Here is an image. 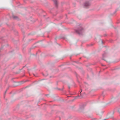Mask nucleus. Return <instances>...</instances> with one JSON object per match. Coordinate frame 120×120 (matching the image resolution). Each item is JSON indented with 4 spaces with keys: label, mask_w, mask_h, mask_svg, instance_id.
I'll list each match as a JSON object with an SVG mask.
<instances>
[{
    "label": "nucleus",
    "mask_w": 120,
    "mask_h": 120,
    "mask_svg": "<svg viewBox=\"0 0 120 120\" xmlns=\"http://www.w3.org/2000/svg\"><path fill=\"white\" fill-rule=\"evenodd\" d=\"M102 42V41L101 40H100Z\"/></svg>",
    "instance_id": "nucleus-7"
},
{
    "label": "nucleus",
    "mask_w": 120,
    "mask_h": 120,
    "mask_svg": "<svg viewBox=\"0 0 120 120\" xmlns=\"http://www.w3.org/2000/svg\"><path fill=\"white\" fill-rule=\"evenodd\" d=\"M83 31L84 30L83 29L81 28V30H76V32L79 34H81Z\"/></svg>",
    "instance_id": "nucleus-1"
},
{
    "label": "nucleus",
    "mask_w": 120,
    "mask_h": 120,
    "mask_svg": "<svg viewBox=\"0 0 120 120\" xmlns=\"http://www.w3.org/2000/svg\"><path fill=\"white\" fill-rule=\"evenodd\" d=\"M85 5L86 6H87L89 5V4L88 3H87L85 4Z\"/></svg>",
    "instance_id": "nucleus-4"
},
{
    "label": "nucleus",
    "mask_w": 120,
    "mask_h": 120,
    "mask_svg": "<svg viewBox=\"0 0 120 120\" xmlns=\"http://www.w3.org/2000/svg\"><path fill=\"white\" fill-rule=\"evenodd\" d=\"M82 91H81L80 93H81V92Z\"/></svg>",
    "instance_id": "nucleus-8"
},
{
    "label": "nucleus",
    "mask_w": 120,
    "mask_h": 120,
    "mask_svg": "<svg viewBox=\"0 0 120 120\" xmlns=\"http://www.w3.org/2000/svg\"><path fill=\"white\" fill-rule=\"evenodd\" d=\"M13 18L15 19H17V18H18V17H16V16H13Z\"/></svg>",
    "instance_id": "nucleus-6"
},
{
    "label": "nucleus",
    "mask_w": 120,
    "mask_h": 120,
    "mask_svg": "<svg viewBox=\"0 0 120 120\" xmlns=\"http://www.w3.org/2000/svg\"><path fill=\"white\" fill-rule=\"evenodd\" d=\"M54 2L56 4H57V2L56 0H53Z\"/></svg>",
    "instance_id": "nucleus-5"
},
{
    "label": "nucleus",
    "mask_w": 120,
    "mask_h": 120,
    "mask_svg": "<svg viewBox=\"0 0 120 120\" xmlns=\"http://www.w3.org/2000/svg\"><path fill=\"white\" fill-rule=\"evenodd\" d=\"M116 109L118 112L120 114V107H117Z\"/></svg>",
    "instance_id": "nucleus-3"
},
{
    "label": "nucleus",
    "mask_w": 120,
    "mask_h": 120,
    "mask_svg": "<svg viewBox=\"0 0 120 120\" xmlns=\"http://www.w3.org/2000/svg\"><path fill=\"white\" fill-rule=\"evenodd\" d=\"M106 56V53H105L103 55V59L106 61H107V60L104 58V57Z\"/></svg>",
    "instance_id": "nucleus-2"
}]
</instances>
